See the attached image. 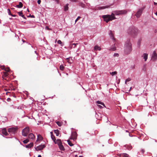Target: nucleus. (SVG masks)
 <instances>
[{
  "label": "nucleus",
  "instance_id": "f257e3e1",
  "mask_svg": "<svg viewBox=\"0 0 157 157\" xmlns=\"http://www.w3.org/2000/svg\"><path fill=\"white\" fill-rule=\"evenodd\" d=\"M127 13V11L126 10H117L114 11V13H112L111 15H103L102 16V17L104 19L105 21L108 23L109 21L116 19L115 15H117L124 14H126Z\"/></svg>",
  "mask_w": 157,
  "mask_h": 157
},
{
  "label": "nucleus",
  "instance_id": "f3484780",
  "mask_svg": "<svg viewBox=\"0 0 157 157\" xmlns=\"http://www.w3.org/2000/svg\"><path fill=\"white\" fill-rule=\"evenodd\" d=\"M109 7V6H100L98 8V10H101V9H104L105 8H108Z\"/></svg>",
  "mask_w": 157,
  "mask_h": 157
},
{
  "label": "nucleus",
  "instance_id": "6ab92c4d",
  "mask_svg": "<svg viewBox=\"0 0 157 157\" xmlns=\"http://www.w3.org/2000/svg\"><path fill=\"white\" fill-rule=\"evenodd\" d=\"M101 48L100 47L98 46L97 45L95 46L94 47V50L95 51H97V50H100Z\"/></svg>",
  "mask_w": 157,
  "mask_h": 157
},
{
  "label": "nucleus",
  "instance_id": "79ce46f5",
  "mask_svg": "<svg viewBox=\"0 0 157 157\" xmlns=\"http://www.w3.org/2000/svg\"><path fill=\"white\" fill-rule=\"evenodd\" d=\"M57 43L59 44H61L62 43V42L60 40H59L58 41Z\"/></svg>",
  "mask_w": 157,
  "mask_h": 157
},
{
  "label": "nucleus",
  "instance_id": "1a4fd4ad",
  "mask_svg": "<svg viewBox=\"0 0 157 157\" xmlns=\"http://www.w3.org/2000/svg\"><path fill=\"white\" fill-rule=\"evenodd\" d=\"M45 146L44 145H40L38 146H37L36 147H35L36 150L38 151L41 150L43 149L44 148Z\"/></svg>",
  "mask_w": 157,
  "mask_h": 157
},
{
  "label": "nucleus",
  "instance_id": "de8ad7c7",
  "mask_svg": "<svg viewBox=\"0 0 157 157\" xmlns=\"http://www.w3.org/2000/svg\"><path fill=\"white\" fill-rule=\"evenodd\" d=\"M98 106L100 108V109H101L102 108V107L101 106V105H98Z\"/></svg>",
  "mask_w": 157,
  "mask_h": 157
},
{
  "label": "nucleus",
  "instance_id": "69168bd1",
  "mask_svg": "<svg viewBox=\"0 0 157 157\" xmlns=\"http://www.w3.org/2000/svg\"><path fill=\"white\" fill-rule=\"evenodd\" d=\"M13 90H14V89H13Z\"/></svg>",
  "mask_w": 157,
  "mask_h": 157
},
{
  "label": "nucleus",
  "instance_id": "8fccbe9b",
  "mask_svg": "<svg viewBox=\"0 0 157 157\" xmlns=\"http://www.w3.org/2000/svg\"><path fill=\"white\" fill-rule=\"evenodd\" d=\"M11 100V99L9 98H7V101H10Z\"/></svg>",
  "mask_w": 157,
  "mask_h": 157
},
{
  "label": "nucleus",
  "instance_id": "f704fd0d",
  "mask_svg": "<svg viewBox=\"0 0 157 157\" xmlns=\"http://www.w3.org/2000/svg\"><path fill=\"white\" fill-rule=\"evenodd\" d=\"M18 13V15L20 16H21V15H22L23 14V13H22V11L21 12H17Z\"/></svg>",
  "mask_w": 157,
  "mask_h": 157
},
{
  "label": "nucleus",
  "instance_id": "dca6fc26",
  "mask_svg": "<svg viewBox=\"0 0 157 157\" xmlns=\"http://www.w3.org/2000/svg\"><path fill=\"white\" fill-rule=\"evenodd\" d=\"M43 138L42 136H41L40 135H38L37 136V139L36 140V141H38L40 140H42L43 139Z\"/></svg>",
  "mask_w": 157,
  "mask_h": 157
},
{
  "label": "nucleus",
  "instance_id": "cd10ccee",
  "mask_svg": "<svg viewBox=\"0 0 157 157\" xmlns=\"http://www.w3.org/2000/svg\"><path fill=\"white\" fill-rule=\"evenodd\" d=\"M115 50H116V48L114 45L110 49H109V50L113 51H115Z\"/></svg>",
  "mask_w": 157,
  "mask_h": 157
},
{
  "label": "nucleus",
  "instance_id": "0e129e2a",
  "mask_svg": "<svg viewBox=\"0 0 157 157\" xmlns=\"http://www.w3.org/2000/svg\"><path fill=\"white\" fill-rule=\"evenodd\" d=\"M56 41H57V40H56V41H55V42H56Z\"/></svg>",
  "mask_w": 157,
  "mask_h": 157
},
{
  "label": "nucleus",
  "instance_id": "4468645a",
  "mask_svg": "<svg viewBox=\"0 0 157 157\" xmlns=\"http://www.w3.org/2000/svg\"><path fill=\"white\" fill-rule=\"evenodd\" d=\"M67 62H68L69 63H71L73 62V60L72 58H71L70 57L69 58H67L66 59Z\"/></svg>",
  "mask_w": 157,
  "mask_h": 157
},
{
  "label": "nucleus",
  "instance_id": "412c9836",
  "mask_svg": "<svg viewBox=\"0 0 157 157\" xmlns=\"http://www.w3.org/2000/svg\"><path fill=\"white\" fill-rule=\"evenodd\" d=\"M58 146H59V148L61 150H64V147L62 145V144L58 145Z\"/></svg>",
  "mask_w": 157,
  "mask_h": 157
},
{
  "label": "nucleus",
  "instance_id": "2f4dec72",
  "mask_svg": "<svg viewBox=\"0 0 157 157\" xmlns=\"http://www.w3.org/2000/svg\"><path fill=\"white\" fill-rule=\"evenodd\" d=\"M64 67L63 65L60 66V69L61 70H63L64 68Z\"/></svg>",
  "mask_w": 157,
  "mask_h": 157
},
{
  "label": "nucleus",
  "instance_id": "20e7f679",
  "mask_svg": "<svg viewBox=\"0 0 157 157\" xmlns=\"http://www.w3.org/2000/svg\"><path fill=\"white\" fill-rule=\"evenodd\" d=\"M18 128L17 127H11L8 129V132L10 134H15L17 132Z\"/></svg>",
  "mask_w": 157,
  "mask_h": 157
},
{
  "label": "nucleus",
  "instance_id": "423d86ee",
  "mask_svg": "<svg viewBox=\"0 0 157 157\" xmlns=\"http://www.w3.org/2000/svg\"><path fill=\"white\" fill-rule=\"evenodd\" d=\"M144 9V8H143L140 9L138 10V11L135 14V15L137 17H140Z\"/></svg>",
  "mask_w": 157,
  "mask_h": 157
},
{
  "label": "nucleus",
  "instance_id": "6e6d98bb",
  "mask_svg": "<svg viewBox=\"0 0 157 157\" xmlns=\"http://www.w3.org/2000/svg\"><path fill=\"white\" fill-rule=\"evenodd\" d=\"M11 15L13 17H15L16 16V15H12V14H11Z\"/></svg>",
  "mask_w": 157,
  "mask_h": 157
},
{
  "label": "nucleus",
  "instance_id": "0eeeda50",
  "mask_svg": "<svg viewBox=\"0 0 157 157\" xmlns=\"http://www.w3.org/2000/svg\"><path fill=\"white\" fill-rule=\"evenodd\" d=\"M77 134L75 132H73L72 133L71 136L70 137L71 139H72L74 140H75L77 139Z\"/></svg>",
  "mask_w": 157,
  "mask_h": 157
},
{
  "label": "nucleus",
  "instance_id": "f8f14e48",
  "mask_svg": "<svg viewBox=\"0 0 157 157\" xmlns=\"http://www.w3.org/2000/svg\"><path fill=\"white\" fill-rule=\"evenodd\" d=\"M28 137L29 138L32 140H33L35 138V136L32 133H30Z\"/></svg>",
  "mask_w": 157,
  "mask_h": 157
},
{
  "label": "nucleus",
  "instance_id": "5fc2aeb1",
  "mask_svg": "<svg viewBox=\"0 0 157 157\" xmlns=\"http://www.w3.org/2000/svg\"><path fill=\"white\" fill-rule=\"evenodd\" d=\"M46 29H48V30H49V28H48V26H46Z\"/></svg>",
  "mask_w": 157,
  "mask_h": 157
},
{
  "label": "nucleus",
  "instance_id": "c9c22d12",
  "mask_svg": "<svg viewBox=\"0 0 157 157\" xmlns=\"http://www.w3.org/2000/svg\"><path fill=\"white\" fill-rule=\"evenodd\" d=\"M11 96H12L13 97L16 98V95L14 93H12V94H10Z\"/></svg>",
  "mask_w": 157,
  "mask_h": 157
},
{
  "label": "nucleus",
  "instance_id": "c85d7f7f",
  "mask_svg": "<svg viewBox=\"0 0 157 157\" xmlns=\"http://www.w3.org/2000/svg\"><path fill=\"white\" fill-rule=\"evenodd\" d=\"M117 73V72L116 71L112 72H110V74L112 76L116 75Z\"/></svg>",
  "mask_w": 157,
  "mask_h": 157
},
{
  "label": "nucleus",
  "instance_id": "ea45409f",
  "mask_svg": "<svg viewBox=\"0 0 157 157\" xmlns=\"http://www.w3.org/2000/svg\"><path fill=\"white\" fill-rule=\"evenodd\" d=\"M119 56V55L118 53H114V57H118Z\"/></svg>",
  "mask_w": 157,
  "mask_h": 157
},
{
  "label": "nucleus",
  "instance_id": "9d476101",
  "mask_svg": "<svg viewBox=\"0 0 157 157\" xmlns=\"http://www.w3.org/2000/svg\"><path fill=\"white\" fill-rule=\"evenodd\" d=\"M3 75L2 76V78H3L4 79L6 80V78L9 75V74L6 72H3Z\"/></svg>",
  "mask_w": 157,
  "mask_h": 157
},
{
  "label": "nucleus",
  "instance_id": "ddd939ff",
  "mask_svg": "<svg viewBox=\"0 0 157 157\" xmlns=\"http://www.w3.org/2000/svg\"><path fill=\"white\" fill-rule=\"evenodd\" d=\"M2 133L6 136H7L8 134L7 133L6 130L5 128L3 129L2 130Z\"/></svg>",
  "mask_w": 157,
  "mask_h": 157
},
{
  "label": "nucleus",
  "instance_id": "2eb2a0df",
  "mask_svg": "<svg viewBox=\"0 0 157 157\" xmlns=\"http://www.w3.org/2000/svg\"><path fill=\"white\" fill-rule=\"evenodd\" d=\"M23 6V4L21 2H19V4L18 5H17L16 7L18 8H20L22 7Z\"/></svg>",
  "mask_w": 157,
  "mask_h": 157
},
{
  "label": "nucleus",
  "instance_id": "a878e982",
  "mask_svg": "<svg viewBox=\"0 0 157 157\" xmlns=\"http://www.w3.org/2000/svg\"><path fill=\"white\" fill-rule=\"evenodd\" d=\"M54 131L55 133H56V136H58L59 134V131L58 129H57L54 130Z\"/></svg>",
  "mask_w": 157,
  "mask_h": 157
},
{
  "label": "nucleus",
  "instance_id": "4be33fe9",
  "mask_svg": "<svg viewBox=\"0 0 157 157\" xmlns=\"http://www.w3.org/2000/svg\"><path fill=\"white\" fill-rule=\"evenodd\" d=\"M57 144L58 145L62 144L61 140L60 139H58L56 141V144Z\"/></svg>",
  "mask_w": 157,
  "mask_h": 157
},
{
  "label": "nucleus",
  "instance_id": "e2e57ef3",
  "mask_svg": "<svg viewBox=\"0 0 157 157\" xmlns=\"http://www.w3.org/2000/svg\"><path fill=\"white\" fill-rule=\"evenodd\" d=\"M8 90H10V89H7Z\"/></svg>",
  "mask_w": 157,
  "mask_h": 157
},
{
  "label": "nucleus",
  "instance_id": "aec40b11",
  "mask_svg": "<svg viewBox=\"0 0 157 157\" xmlns=\"http://www.w3.org/2000/svg\"><path fill=\"white\" fill-rule=\"evenodd\" d=\"M33 143H31L28 145H26V148H30V147H33Z\"/></svg>",
  "mask_w": 157,
  "mask_h": 157
},
{
  "label": "nucleus",
  "instance_id": "603ef678",
  "mask_svg": "<svg viewBox=\"0 0 157 157\" xmlns=\"http://www.w3.org/2000/svg\"><path fill=\"white\" fill-rule=\"evenodd\" d=\"M154 4L155 5H157V3L155 2H154Z\"/></svg>",
  "mask_w": 157,
  "mask_h": 157
},
{
  "label": "nucleus",
  "instance_id": "a211bd4d",
  "mask_svg": "<svg viewBox=\"0 0 157 157\" xmlns=\"http://www.w3.org/2000/svg\"><path fill=\"white\" fill-rule=\"evenodd\" d=\"M147 54L146 53H144L143 55V58L144 59L145 61H146L147 59Z\"/></svg>",
  "mask_w": 157,
  "mask_h": 157
},
{
  "label": "nucleus",
  "instance_id": "a18cd8bd",
  "mask_svg": "<svg viewBox=\"0 0 157 157\" xmlns=\"http://www.w3.org/2000/svg\"><path fill=\"white\" fill-rule=\"evenodd\" d=\"M28 17H34V16L33 15H30L29 16H28Z\"/></svg>",
  "mask_w": 157,
  "mask_h": 157
},
{
  "label": "nucleus",
  "instance_id": "7c9ffc66",
  "mask_svg": "<svg viewBox=\"0 0 157 157\" xmlns=\"http://www.w3.org/2000/svg\"><path fill=\"white\" fill-rule=\"evenodd\" d=\"M29 141V140L28 139H26L23 141V142L24 144H26Z\"/></svg>",
  "mask_w": 157,
  "mask_h": 157
},
{
  "label": "nucleus",
  "instance_id": "49530a36",
  "mask_svg": "<svg viewBox=\"0 0 157 157\" xmlns=\"http://www.w3.org/2000/svg\"><path fill=\"white\" fill-rule=\"evenodd\" d=\"M21 17H22L24 19H26L25 17V16L24 15L22 14V15L21 16Z\"/></svg>",
  "mask_w": 157,
  "mask_h": 157
},
{
  "label": "nucleus",
  "instance_id": "a19ab883",
  "mask_svg": "<svg viewBox=\"0 0 157 157\" xmlns=\"http://www.w3.org/2000/svg\"><path fill=\"white\" fill-rule=\"evenodd\" d=\"M131 80V79L130 78H127L126 80V81H125V83H126V82H129V81H130Z\"/></svg>",
  "mask_w": 157,
  "mask_h": 157
},
{
  "label": "nucleus",
  "instance_id": "680f3d73",
  "mask_svg": "<svg viewBox=\"0 0 157 157\" xmlns=\"http://www.w3.org/2000/svg\"><path fill=\"white\" fill-rule=\"evenodd\" d=\"M155 14L157 16V12L155 13Z\"/></svg>",
  "mask_w": 157,
  "mask_h": 157
},
{
  "label": "nucleus",
  "instance_id": "c03bdc74",
  "mask_svg": "<svg viewBox=\"0 0 157 157\" xmlns=\"http://www.w3.org/2000/svg\"><path fill=\"white\" fill-rule=\"evenodd\" d=\"M37 2L38 4H40L41 3V0H38Z\"/></svg>",
  "mask_w": 157,
  "mask_h": 157
},
{
  "label": "nucleus",
  "instance_id": "393cba45",
  "mask_svg": "<svg viewBox=\"0 0 157 157\" xmlns=\"http://www.w3.org/2000/svg\"><path fill=\"white\" fill-rule=\"evenodd\" d=\"M96 103L98 104H101V105L104 106L105 107H106L105 106L103 102H102L100 101H97Z\"/></svg>",
  "mask_w": 157,
  "mask_h": 157
},
{
  "label": "nucleus",
  "instance_id": "7ed1b4c3",
  "mask_svg": "<svg viewBox=\"0 0 157 157\" xmlns=\"http://www.w3.org/2000/svg\"><path fill=\"white\" fill-rule=\"evenodd\" d=\"M138 31V29L136 28L134 26H132L129 28L127 32L130 35L134 37L137 34Z\"/></svg>",
  "mask_w": 157,
  "mask_h": 157
},
{
  "label": "nucleus",
  "instance_id": "b1692460",
  "mask_svg": "<svg viewBox=\"0 0 157 157\" xmlns=\"http://www.w3.org/2000/svg\"><path fill=\"white\" fill-rule=\"evenodd\" d=\"M68 4H67L66 5H65V6H64V10L65 11H66L68 9Z\"/></svg>",
  "mask_w": 157,
  "mask_h": 157
},
{
  "label": "nucleus",
  "instance_id": "f03ea898",
  "mask_svg": "<svg viewBox=\"0 0 157 157\" xmlns=\"http://www.w3.org/2000/svg\"><path fill=\"white\" fill-rule=\"evenodd\" d=\"M132 44L130 40H128L125 44L124 53L126 54H129L131 52L132 49Z\"/></svg>",
  "mask_w": 157,
  "mask_h": 157
},
{
  "label": "nucleus",
  "instance_id": "72a5a7b5",
  "mask_svg": "<svg viewBox=\"0 0 157 157\" xmlns=\"http://www.w3.org/2000/svg\"><path fill=\"white\" fill-rule=\"evenodd\" d=\"M123 156L124 157H129V155L126 153L124 154L123 155Z\"/></svg>",
  "mask_w": 157,
  "mask_h": 157
},
{
  "label": "nucleus",
  "instance_id": "473e14b6",
  "mask_svg": "<svg viewBox=\"0 0 157 157\" xmlns=\"http://www.w3.org/2000/svg\"><path fill=\"white\" fill-rule=\"evenodd\" d=\"M56 123L59 126H60L62 125V124H61V122L59 121H57L56 122Z\"/></svg>",
  "mask_w": 157,
  "mask_h": 157
},
{
  "label": "nucleus",
  "instance_id": "864d4df0",
  "mask_svg": "<svg viewBox=\"0 0 157 157\" xmlns=\"http://www.w3.org/2000/svg\"><path fill=\"white\" fill-rule=\"evenodd\" d=\"M10 93V92H7L6 93V94L7 95H8V94H9V93Z\"/></svg>",
  "mask_w": 157,
  "mask_h": 157
},
{
  "label": "nucleus",
  "instance_id": "9b49d317",
  "mask_svg": "<svg viewBox=\"0 0 157 157\" xmlns=\"http://www.w3.org/2000/svg\"><path fill=\"white\" fill-rule=\"evenodd\" d=\"M50 133L51 134V137L52 139L54 142L56 144V139L55 136L53 135V133L52 132H51Z\"/></svg>",
  "mask_w": 157,
  "mask_h": 157
},
{
  "label": "nucleus",
  "instance_id": "bb28decb",
  "mask_svg": "<svg viewBox=\"0 0 157 157\" xmlns=\"http://www.w3.org/2000/svg\"><path fill=\"white\" fill-rule=\"evenodd\" d=\"M67 142L68 144L71 146H72L74 144H73L70 141V140H68Z\"/></svg>",
  "mask_w": 157,
  "mask_h": 157
},
{
  "label": "nucleus",
  "instance_id": "338daca9",
  "mask_svg": "<svg viewBox=\"0 0 157 157\" xmlns=\"http://www.w3.org/2000/svg\"><path fill=\"white\" fill-rule=\"evenodd\" d=\"M79 157H82L81 156H80Z\"/></svg>",
  "mask_w": 157,
  "mask_h": 157
},
{
  "label": "nucleus",
  "instance_id": "09e8293b",
  "mask_svg": "<svg viewBox=\"0 0 157 157\" xmlns=\"http://www.w3.org/2000/svg\"><path fill=\"white\" fill-rule=\"evenodd\" d=\"M70 1L72 2H77V0H70Z\"/></svg>",
  "mask_w": 157,
  "mask_h": 157
},
{
  "label": "nucleus",
  "instance_id": "052dcab7",
  "mask_svg": "<svg viewBox=\"0 0 157 157\" xmlns=\"http://www.w3.org/2000/svg\"><path fill=\"white\" fill-rule=\"evenodd\" d=\"M27 11H28V12H29V10L28 9H27Z\"/></svg>",
  "mask_w": 157,
  "mask_h": 157
},
{
  "label": "nucleus",
  "instance_id": "39448f33",
  "mask_svg": "<svg viewBox=\"0 0 157 157\" xmlns=\"http://www.w3.org/2000/svg\"><path fill=\"white\" fill-rule=\"evenodd\" d=\"M29 132V127H27L24 128L22 132V135L23 136H26Z\"/></svg>",
  "mask_w": 157,
  "mask_h": 157
},
{
  "label": "nucleus",
  "instance_id": "37998d69",
  "mask_svg": "<svg viewBox=\"0 0 157 157\" xmlns=\"http://www.w3.org/2000/svg\"><path fill=\"white\" fill-rule=\"evenodd\" d=\"M8 14H9V15H11V14H12L11 13L9 9H8Z\"/></svg>",
  "mask_w": 157,
  "mask_h": 157
},
{
  "label": "nucleus",
  "instance_id": "5701e85b",
  "mask_svg": "<svg viewBox=\"0 0 157 157\" xmlns=\"http://www.w3.org/2000/svg\"><path fill=\"white\" fill-rule=\"evenodd\" d=\"M110 36L111 38H112L113 40H114L115 39L113 35L112 31H110Z\"/></svg>",
  "mask_w": 157,
  "mask_h": 157
},
{
  "label": "nucleus",
  "instance_id": "6e6552de",
  "mask_svg": "<svg viewBox=\"0 0 157 157\" xmlns=\"http://www.w3.org/2000/svg\"><path fill=\"white\" fill-rule=\"evenodd\" d=\"M151 59L153 61H155L157 59V54L154 51L153 52V55L151 57Z\"/></svg>",
  "mask_w": 157,
  "mask_h": 157
},
{
  "label": "nucleus",
  "instance_id": "bf43d9fd",
  "mask_svg": "<svg viewBox=\"0 0 157 157\" xmlns=\"http://www.w3.org/2000/svg\"><path fill=\"white\" fill-rule=\"evenodd\" d=\"M4 90H5L6 91H8L7 89H5Z\"/></svg>",
  "mask_w": 157,
  "mask_h": 157
},
{
  "label": "nucleus",
  "instance_id": "3c124183",
  "mask_svg": "<svg viewBox=\"0 0 157 157\" xmlns=\"http://www.w3.org/2000/svg\"><path fill=\"white\" fill-rule=\"evenodd\" d=\"M141 151L142 153H143L144 152V150L142 149L141 150Z\"/></svg>",
  "mask_w": 157,
  "mask_h": 157
},
{
  "label": "nucleus",
  "instance_id": "4c0bfd02",
  "mask_svg": "<svg viewBox=\"0 0 157 157\" xmlns=\"http://www.w3.org/2000/svg\"><path fill=\"white\" fill-rule=\"evenodd\" d=\"M80 6L82 7H84L85 6V5L82 3H80Z\"/></svg>",
  "mask_w": 157,
  "mask_h": 157
},
{
  "label": "nucleus",
  "instance_id": "58836bf2",
  "mask_svg": "<svg viewBox=\"0 0 157 157\" xmlns=\"http://www.w3.org/2000/svg\"><path fill=\"white\" fill-rule=\"evenodd\" d=\"M81 17L80 16H78L75 21V22L76 23Z\"/></svg>",
  "mask_w": 157,
  "mask_h": 157
},
{
  "label": "nucleus",
  "instance_id": "13d9d810",
  "mask_svg": "<svg viewBox=\"0 0 157 157\" xmlns=\"http://www.w3.org/2000/svg\"><path fill=\"white\" fill-rule=\"evenodd\" d=\"M77 44H73L75 45V46Z\"/></svg>",
  "mask_w": 157,
  "mask_h": 157
},
{
  "label": "nucleus",
  "instance_id": "c756f323",
  "mask_svg": "<svg viewBox=\"0 0 157 157\" xmlns=\"http://www.w3.org/2000/svg\"><path fill=\"white\" fill-rule=\"evenodd\" d=\"M4 70L5 71H6V72H9L10 71V68L9 67H7V68H5Z\"/></svg>",
  "mask_w": 157,
  "mask_h": 157
},
{
  "label": "nucleus",
  "instance_id": "4d7b16f0",
  "mask_svg": "<svg viewBox=\"0 0 157 157\" xmlns=\"http://www.w3.org/2000/svg\"><path fill=\"white\" fill-rule=\"evenodd\" d=\"M38 157H41V156L40 155H38Z\"/></svg>",
  "mask_w": 157,
  "mask_h": 157
},
{
  "label": "nucleus",
  "instance_id": "e433bc0d",
  "mask_svg": "<svg viewBox=\"0 0 157 157\" xmlns=\"http://www.w3.org/2000/svg\"><path fill=\"white\" fill-rule=\"evenodd\" d=\"M0 68L2 69V70H5V66H0Z\"/></svg>",
  "mask_w": 157,
  "mask_h": 157
}]
</instances>
